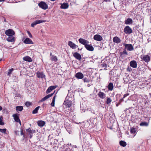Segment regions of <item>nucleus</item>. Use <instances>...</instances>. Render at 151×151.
Instances as JSON below:
<instances>
[{"label":"nucleus","mask_w":151,"mask_h":151,"mask_svg":"<svg viewBox=\"0 0 151 151\" xmlns=\"http://www.w3.org/2000/svg\"><path fill=\"white\" fill-rule=\"evenodd\" d=\"M4 22H6L7 21H6V19L5 18H4Z\"/></svg>","instance_id":"nucleus-55"},{"label":"nucleus","mask_w":151,"mask_h":151,"mask_svg":"<svg viewBox=\"0 0 151 151\" xmlns=\"http://www.w3.org/2000/svg\"><path fill=\"white\" fill-rule=\"evenodd\" d=\"M29 138L31 139L32 137L33 136L32 134H29Z\"/></svg>","instance_id":"nucleus-50"},{"label":"nucleus","mask_w":151,"mask_h":151,"mask_svg":"<svg viewBox=\"0 0 151 151\" xmlns=\"http://www.w3.org/2000/svg\"><path fill=\"white\" fill-rule=\"evenodd\" d=\"M73 56L76 58V52H74L73 54Z\"/></svg>","instance_id":"nucleus-54"},{"label":"nucleus","mask_w":151,"mask_h":151,"mask_svg":"<svg viewBox=\"0 0 151 151\" xmlns=\"http://www.w3.org/2000/svg\"><path fill=\"white\" fill-rule=\"evenodd\" d=\"M50 56H52V53H51V52L50 53Z\"/></svg>","instance_id":"nucleus-59"},{"label":"nucleus","mask_w":151,"mask_h":151,"mask_svg":"<svg viewBox=\"0 0 151 151\" xmlns=\"http://www.w3.org/2000/svg\"><path fill=\"white\" fill-rule=\"evenodd\" d=\"M66 130H67V131H68V130H67V128H66Z\"/></svg>","instance_id":"nucleus-63"},{"label":"nucleus","mask_w":151,"mask_h":151,"mask_svg":"<svg viewBox=\"0 0 151 151\" xmlns=\"http://www.w3.org/2000/svg\"><path fill=\"white\" fill-rule=\"evenodd\" d=\"M132 22L133 21L132 19L131 18H129L125 20L124 23L126 24H132Z\"/></svg>","instance_id":"nucleus-23"},{"label":"nucleus","mask_w":151,"mask_h":151,"mask_svg":"<svg viewBox=\"0 0 151 151\" xmlns=\"http://www.w3.org/2000/svg\"><path fill=\"white\" fill-rule=\"evenodd\" d=\"M3 117L1 116L0 117V125H4V123L3 122Z\"/></svg>","instance_id":"nucleus-38"},{"label":"nucleus","mask_w":151,"mask_h":151,"mask_svg":"<svg viewBox=\"0 0 151 151\" xmlns=\"http://www.w3.org/2000/svg\"><path fill=\"white\" fill-rule=\"evenodd\" d=\"M6 40L9 42H13L15 40L14 37L12 36V37H8L6 39Z\"/></svg>","instance_id":"nucleus-24"},{"label":"nucleus","mask_w":151,"mask_h":151,"mask_svg":"<svg viewBox=\"0 0 151 151\" xmlns=\"http://www.w3.org/2000/svg\"><path fill=\"white\" fill-rule=\"evenodd\" d=\"M56 97V95H55L53 97L52 100V101L51 103V105L52 106H55V99Z\"/></svg>","instance_id":"nucleus-35"},{"label":"nucleus","mask_w":151,"mask_h":151,"mask_svg":"<svg viewBox=\"0 0 151 151\" xmlns=\"http://www.w3.org/2000/svg\"><path fill=\"white\" fill-rule=\"evenodd\" d=\"M37 77L38 78H45V76L42 72L37 71L36 73Z\"/></svg>","instance_id":"nucleus-12"},{"label":"nucleus","mask_w":151,"mask_h":151,"mask_svg":"<svg viewBox=\"0 0 151 151\" xmlns=\"http://www.w3.org/2000/svg\"><path fill=\"white\" fill-rule=\"evenodd\" d=\"M81 55L79 53L76 52V59L80 61L81 59Z\"/></svg>","instance_id":"nucleus-34"},{"label":"nucleus","mask_w":151,"mask_h":151,"mask_svg":"<svg viewBox=\"0 0 151 151\" xmlns=\"http://www.w3.org/2000/svg\"><path fill=\"white\" fill-rule=\"evenodd\" d=\"M111 101V99L110 98L107 97V99L106 100V104L108 105L110 104Z\"/></svg>","instance_id":"nucleus-40"},{"label":"nucleus","mask_w":151,"mask_h":151,"mask_svg":"<svg viewBox=\"0 0 151 151\" xmlns=\"http://www.w3.org/2000/svg\"><path fill=\"white\" fill-rule=\"evenodd\" d=\"M123 99L124 98H122L120 99L119 100V102H120L121 103L122 102L124 101Z\"/></svg>","instance_id":"nucleus-51"},{"label":"nucleus","mask_w":151,"mask_h":151,"mask_svg":"<svg viewBox=\"0 0 151 151\" xmlns=\"http://www.w3.org/2000/svg\"><path fill=\"white\" fill-rule=\"evenodd\" d=\"M19 131H15L14 133L16 135H19Z\"/></svg>","instance_id":"nucleus-47"},{"label":"nucleus","mask_w":151,"mask_h":151,"mask_svg":"<svg viewBox=\"0 0 151 151\" xmlns=\"http://www.w3.org/2000/svg\"><path fill=\"white\" fill-rule=\"evenodd\" d=\"M32 105V103L29 101H27L25 104V106L28 107H29L30 106Z\"/></svg>","instance_id":"nucleus-39"},{"label":"nucleus","mask_w":151,"mask_h":151,"mask_svg":"<svg viewBox=\"0 0 151 151\" xmlns=\"http://www.w3.org/2000/svg\"><path fill=\"white\" fill-rule=\"evenodd\" d=\"M14 70V69L13 68L9 69L7 73L8 75H10L12 73V71Z\"/></svg>","instance_id":"nucleus-44"},{"label":"nucleus","mask_w":151,"mask_h":151,"mask_svg":"<svg viewBox=\"0 0 151 151\" xmlns=\"http://www.w3.org/2000/svg\"><path fill=\"white\" fill-rule=\"evenodd\" d=\"M104 1H109V2L110 1V0H104Z\"/></svg>","instance_id":"nucleus-57"},{"label":"nucleus","mask_w":151,"mask_h":151,"mask_svg":"<svg viewBox=\"0 0 151 151\" xmlns=\"http://www.w3.org/2000/svg\"><path fill=\"white\" fill-rule=\"evenodd\" d=\"M26 131L27 132V134H33V133H34L36 132V131L35 130H31L30 128L26 129Z\"/></svg>","instance_id":"nucleus-21"},{"label":"nucleus","mask_w":151,"mask_h":151,"mask_svg":"<svg viewBox=\"0 0 151 151\" xmlns=\"http://www.w3.org/2000/svg\"><path fill=\"white\" fill-rule=\"evenodd\" d=\"M150 88H151V86H150Z\"/></svg>","instance_id":"nucleus-64"},{"label":"nucleus","mask_w":151,"mask_h":151,"mask_svg":"<svg viewBox=\"0 0 151 151\" xmlns=\"http://www.w3.org/2000/svg\"><path fill=\"white\" fill-rule=\"evenodd\" d=\"M136 130L135 128H131L130 132L131 134H134V136L136 134Z\"/></svg>","instance_id":"nucleus-31"},{"label":"nucleus","mask_w":151,"mask_h":151,"mask_svg":"<svg viewBox=\"0 0 151 151\" xmlns=\"http://www.w3.org/2000/svg\"><path fill=\"white\" fill-rule=\"evenodd\" d=\"M74 110H75L74 109H72V108H71V112H73L74 111Z\"/></svg>","instance_id":"nucleus-53"},{"label":"nucleus","mask_w":151,"mask_h":151,"mask_svg":"<svg viewBox=\"0 0 151 151\" xmlns=\"http://www.w3.org/2000/svg\"><path fill=\"white\" fill-rule=\"evenodd\" d=\"M125 49H127L129 51H131L134 50V47L131 44H124Z\"/></svg>","instance_id":"nucleus-4"},{"label":"nucleus","mask_w":151,"mask_h":151,"mask_svg":"<svg viewBox=\"0 0 151 151\" xmlns=\"http://www.w3.org/2000/svg\"><path fill=\"white\" fill-rule=\"evenodd\" d=\"M127 70L130 72L132 70V68L130 67H128L127 68Z\"/></svg>","instance_id":"nucleus-49"},{"label":"nucleus","mask_w":151,"mask_h":151,"mask_svg":"<svg viewBox=\"0 0 151 151\" xmlns=\"http://www.w3.org/2000/svg\"><path fill=\"white\" fill-rule=\"evenodd\" d=\"M40 108V106L37 107L32 111L33 114H36L37 113L38 110Z\"/></svg>","instance_id":"nucleus-33"},{"label":"nucleus","mask_w":151,"mask_h":151,"mask_svg":"<svg viewBox=\"0 0 151 151\" xmlns=\"http://www.w3.org/2000/svg\"><path fill=\"white\" fill-rule=\"evenodd\" d=\"M23 108L22 106H18L16 107V110L17 111H22L23 110Z\"/></svg>","instance_id":"nucleus-28"},{"label":"nucleus","mask_w":151,"mask_h":151,"mask_svg":"<svg viewBox=\"0 0 151 151\" xmlns=\"http://www.w3.org/2000/svg\"><path fill=\"white\" fill-rule=\"evenodd\" d=\"M19 114L17 113L12 115L13 117L15 122H19L21 124V122L19 118Z\"/></svg>","instance_id":"nucleus-6"},{"label":"nucleus","mask_w":151,"mask_h":151,"mask_svg":"<svg viewBox=\"0 0 151 151\" xmlns=\"http://www.w3.org/2000/svg\"><path fill=\"white\" fill-rule=\"evenodd\" d=\"M148 123L146 122H142L140 124V125L142 126H147Z\"/></svg>","instance_id":"nucleus-36"},{"label":"nucleus","mask_w":151,"mask_h":151,"mask_svg":"<svg viewBox=\"0 0 151 151\" xmlns=\"http://www.w3.org/2000/svg\"><path fill=\"white\" fill-rule=\"evenodd\" d=\"M39 6L42 9L46 10L48 8L47 4L45 2L41 1L38 4Z\"/></svg>","instance_id":"nucleus-1"},{"label":"nucleus","mask_w":151,"mask_h":151,"mask_svg":"<svg viewBox=\"0 0 151 151\" xmlns=\"http://www.w3.org/2000/svg\"><path fill=\"white\" fill-rule=\"evenodd\" d=\"M101 66L102 68L105 67L106 68L107 67V64L106 62L104 61L101 63Z\"/></svg>","instance_id":"nucleus-37"},{"label":"nucleus","mask_w":151,"mask_h":151,"mask_svg":"<svg viewBox=\"0 0 151 151\" xmlns=\"http://www.w3.org/2000/svg\"><path fill=\"white\" fill-rule=\"evenodd\" d=\"M46 21L45 20H37L35 21V22L32 23L31 24V26L32 27H34L35 25L43 22H45Z\"/></svg>","instance_id":"nucleus-2"},{"label":"nucleus","mask_w":151,"mask_h":151,"mask_svg":"<svg viewBox=\"0 0 151 151\" xmlns=\"http://www.w3.org/2000/svg\"><path fill=\"white\" fill-rule=\"evenodd\" d=\"M124 32L126 34H129L132 32V30L129 26H127L124 29Z\"/></svg>","instance_id":"nucleus-7"},{"label":"nucleus","mask_w":151,"mask_h":151,"mask_svg":"<svg viewBox=\"0 0 151 151\" xmlns=\"http://www.w3.org/2000/svg\"><path fill=\"white\" fill-rule=\"evenodd\" d=\"M5 34L9 37H12L15 34L14 31L12 29H9L6 30L5 32Z\"/></svg>","instance_id":"nucleus-3"},{"label":"nucleus","mask_w":151,"mask_h":151,"mask_svg":"<svg viewBox=\"0 0 151 151\" xmlns=\"http://www.w3.org/2000/svg\"><path fill=\"white\" fill-rule=\"evenodd\" d=\"M114 42L116 43H119L121 42L120 39L117 36L114 37L113 39Z\"/></svg>","instance_id":"nucleus-18"},{"label":"nucleus","mask_w":151,"mask_h":151,"mask_svg":"<svg viewBox=\"0 0 151 151\" xmlns=\"http://www.w3.org/2000/svg\"><path fill=\"white\" fill-rule=\"evenodd\" d=\"M57 87V85L52 86L49 87L46 91V93L47 94L49 93L51 91L55 89Z\"/></svg>","instance_id":"nucleus-8"},{"label":"nucleus","mask_w":151,"mask_h":151,"mask_svg":"<svg viewBox=\"0 0 151 151\" xmlns=\"http://www.w3.org/2000/svg\"><path fill=\"white\" fill-rule=\"evenodd\" d=\"M48 97L47 95H46V96H45L44 97L42 98V99L40 101L41 102H43L44 101H45V100H46L47 99H48Z\"/></svg>","instance_id":"nucleus-41"},{"label":"nucleus","mask_w":151,"mask_h":151,"mask_svg":"<svg viewBox=\"0 0 151 151\" xmlns=\"http://www.w3.org/2000/svg\"><path fill=\"white\" fill-rule=\"evenodd\" d=\"M63 105H64L66 108H69L72 105V102L68 99H66V98L64 101Z\"/></svg>","instance_id":"nucleus-5"},{"label":"nucleus","mask_w":151,"mask_h":151,"mask_svg":"<svg viewBox=\"0 0 151 151\" xmlns=\"http://www.w3.org/2000/svg\"><path fill=\"white\" fill-rule=\"evenodd\" d=\"M88 86H89V84H88Z\"/></svg>","instance_id":"nucleus-62"},{"label":"nucleus","mask_w":151,"mask_h":151,"mask_svg":"<svg viewBox=\"0 0 151 151\" xmlns=\"http://www.w3.org/2000/svg\"><path fill=\"white\" fill-rule=\"evenodd\" d=\"M141 59L145 62L148 63L150 61V57L148 55H144L142 57Z\"/></svg>","instance_id":"nucleus-9"},{"label":"nucleus","mask_w":151,"mask_h":151,"mask_svg":"<svg viewBox=\"0 0 151 151\" xmlns=\"http://www.w3.org/2000/svg\"><path fill=\"white\" fill-rule=\"evenodd\" d=\"M85 47L87 50L89 51H93L94 50V48L92 45L88 44L86 45Z\"/></svg>","instance_id":"nucleus-14"},{"label":"nucleus","mask_w":151,"mask_h":151,"mask_svg":"<svg viewBox=\"0 0 151 151\" xmlns=\"http://www.w3.org/2000/svg\"><path fill=\"white\" fill-rule=\"evenodd\" d=\"M84 77L83 74L81 72L76 73V78L78 79H82Z\"/></svg>","instance_id":"nucleus-15"},{"label":"nucleus","mask_w":151,"mask_h":151,"mask_svg":"<svg viewBox=\"0 0 151 151\" xmlns=\"http://www.w3.org/2000/svg\"><path fill=\"white\" fill-rule=\"evenodd\" d=\"M68 44L70 47L73 49L75 48L76 47V44L71 41H68Z\"/></svg>","instance_id":"nucleus-25"},{"label":"nucleus","mask_w":151,"mask_h":151,"mask_svg":"<svg viewBox=\"0 0 151 151\" xmlns=\"http://www.w3.org/2000/svg\"><path fill=\"white\" fill-rule=\"evenodd\" d=\"M94 40L98 41H101L102 39V37L99 35H96L93 37Z\"/></svg>","instance_id":"nucleus-13"},{"label":"nucleus","mask_w":151,"mask_h":151,"mask_svg":"<svg viewBox=\"0 0 151 151\" xmlns=\"http://www.w3.org/2000/svg\"><path fill=\"white\" fill-rule=\"evenodd\" d=\"M114 86L112 83H110L108 86V89L109 91H112L113 89Z\"/></svg>","instance_id":"nucleus-26"},{"label":"nucleus","mask_w":151,"mask_h":151,"mask_svg":"<svg viewBox=\"0 0 151 151\" xmlns=\"http://www.w3.org/2000/svg\"><path fill=\"white\" fill-rule=\"evenodd\" d=\"M69 5L67 3H64L61 4L60 6V8L62 9H65L68 8L69 6Z\"/></svg>","instance_id":"nucleus-20"},{"label":"nucleus","mask_w":151,"mask_h":151,"mask_svg":"<svg viewBox=\"0 0 151 151\" xmlns=\"http://www.w3.org/2000/svg\"><path fill=\"white\" fill-rule=\"evenodd\" d=\"M23 131L24 130L23 129V127H21L20 128V135L21 136H23V140L24 139L25 137V134L23 132Z\"/></svg>","instance_id":"nucleus-27"},{"label":"nucleus","mask_w":151,"mask_h":151,"mask_svg":"<svg viewBox=\"0 0 151 151\" xmlns=\"http://www.w3.org/2000/svg\"><path fill=\"white\" fill-rule=\"evenodd\" d=\"M2 109V107L0 105V111H1Z\"/></svg>","instance_id":"nucleus-56"},{"label":"nucleus","mask_w":151,"mask_h":151,"mask_svg":"<svg viewBox=\"0 0 151 151\" xmlns=\"http://www.w3.org/2000/svg\"><path fill=\"white\" fill-rule=\"evenodd\" d=\"M37 124L40 127H42L45 124V122L42 120H39L37 122Z\"/></svg>","instance_id":"nucleus-16"},{"label":"nucleus","mask_w":151,"mask_h":151,"mask_svg":"<svg viewBox=\"0 0 151 151\" xmlns=\"http://www.w3.org/2000/svg\"><path fill=\"white\" fill-rule=\"evenodd\" d=\"M127 109L126 110H124V111H127Z\"/></svg>","instance_id":"nucleus-60"},{"label":"nucleus","mask_w":151,"mask_h":151,"mask_svg":"<svg viewBox=\"0 0 151 151\" xmlns=\"http://www.w3.org/2000/svg\"><path fill=\"white\" fill-rule=\"evenodd\" d=\"M79 42L80 43L84 45L85 46V45L89 43V42L87 41L86 40H85L83 38H80L78 40Z\"/></svg>","instance_id":"nucleus-11"},{"label":"nucleus","mask_w":151,"mask_h":151,"mask_svg":"<svg viewBox=\"0 0 151 151\" xmlns=\"http://www.w3.org/2000/svg\"><path fill=\"white\" fill-rule=\"evenodd\" d=\"M121 55H122L123 54H124L125 55H128V53L126 51V49H124V50L122 52H121Z\"/></svg>","instance_id":"nucleus-43"},{"label":"nucleus","mask_w":151,"mask_h":151,"mask_svg":"<svg viewBox=\"0 0 151 151\" xmlns=\"http://www.w3.org/2000/svg\"><path fill=\"white\" fill-rule=\"evenodd\" d=\"M55 91L53 93H52L51 94H48L47 95V96L48 98H49L50 97L52 96L53 95V94H54V93L55 92Z\"/></svg>","instance_id":"nucleus-46"},{"label":"nucleus","mask_w":151,"mask_h":151,"mask_svg":"<svg viewBox=\"0 0 151 151\" xmlns=\"http://www.w3.org/2000/svg\"><path fill=\"white\" fill-rule=\"evenodd\" d=\"M99 97L102 99H104L106 97V94L103 92L100 91L98 93Z\"/></svg>","instance_id":"nucleus-22"},{"label":"nucleus","mask_w":151,"mask_h":151,"mask_svg":"<svg viewBox=\"0 0 151 151\" xmlns=\"http://www.w3.org/2000/svg\"><path fill=\"white\" fill-rule=\"evenodd\" d=\"M83 81L84 82L88 83L90 82L89 79L87 78H83Z\"/></svg>","instance_id":"nucleus-42"},{"label":"nucleus","mask_w":151,"mask_h":151,"mask_svg":"<svg viewBox=\"0 0 151 151\" xmlns=\"http://www.w3.org/2000/svg\"><path fill=\"white\" fill-rule=\"evenodd\" d=\"M5 0H0V2L4 1Z\"/></svg>","instance_id":"nucleus-58"},{"label":"nucleus","mask_w":151,"mask_h":151,"mask_svg":"<svg viewBox=\"0 0 151 151\" xmlns=\"http://www.w3.org/2000/svg\"><path fill=\"white\" fill-rule=\"evenodd\" d=\"M130 66L133 68H136L137 67V63L135 61L132 60L130 62Z\"/></svg>","instance_id":"nucleus-17"},{"label":"nucleus","mask_w":151,"mask_h":151,"mask_svg":"<svg viewBox=\"0 0 151 151\" xmlns=\"http://www.w3.org/2000/svg\"><path fill=\"white\" fill-rule=\"evenodd\" d=\"M23 60L24 61L28 62H32V59L29 56H26L23 58Z\"/></svg>","instance_id":"nucleus-19"},{"label":"nucleus","mask_w":151,"mask_h":151,"mask_svg":"<svg viewBox=\"0 0 151 151\" xmlns=\"http://www.w3.org/2000/svg\"><path fill=\"white\" fill-rule=\"evenodd\" d=\"M50 59L52 61H54L55 62H57L58 60L57 57L54 55L51 56Z\"/></svg>","instance_id":"nucleus-32"},{"label":"nucleus","mask_w":151,"mask_h":151,"mask_svg":"<svg viewBox=\"0 0 151 151\" xmlns=\"http://www.w3.org/2000/svg\"><path fill=\"white\" fill-rule=\"evenodd\" d=\"M2 60V59H0V61H1Z\"/></svg>","instance_id":"nucleus-61"},{"label":"nucleus","mask_w":151,"mask_h":151,"mask_svg":"<svg viewBox=\"0 0 151 151\" xmlns=\"http://www.w3.org/2000/svg\"><path fill=\"white\" fill-rule=\"evenodd\" d=\"M0 132L6 134H8L9 132L8 131H7V129L6 128L0 129Z\"/></svg>","instance_id":"nucleus-29"},{"label":"nucleus","mask_w":151,"mask_h":151,"mask_svg":"<svg viewBox=\"0 0 151 151\" xmlns=\"http://www.w3.org/2000/svg\"><path fill=\"white\" fill-rule=\"evenodd\" d=\"M129 95V94L128 93H127L124 95V96L123 97V98H124L128 96Z\"/></svg>","instance_id":"nucleus-48"},{"label":"nucleus","mask_w":151,"mask_h":151,"mask_svg":"<svg viewBox=\"0 0 151 151\" xmlns=\"http://www.w3.org/2000/svg\"><path fill=\"white\" fill-rule=\"evenodd\" d=\"M121 103L120 102H119L118 103L116 104V106H118L119 105H120L121 104Z\"/></svg>","instance_id":"nucleus-52"},{"label":"nucleus","mask_w":151,"mask_h":151,"mask_svg":"<svg viewBox=\"0 0 151 151\" xmlns=\"http://www.w3.org/2000/svg\"><path fill=\"white\" fill-rule=\"evenodd\" d=\"M120 145L123 147L126 146L127 145V143L121 140L119 142Z\"/></svg>","instance_id":"nucleus-30"},{"label":"nucleus","mask_w":151,"mask_h":151,"mask_svg":"<svg viewBox=\"0 0 151 151\" xmlns=\"http://www.w3.org/2000/svg\"><path fill=\"white\" fill-rule=\"evenodd\" d=\"M27 32L28 33V35H29V37L31 38H32V34L30 33V31L29 30H27Z\"/></svg>","instance_id":"nucleus-45"},{"label":"nucleus","mask_w":151,"mask_h":151,"mask_svg":"<svg viewBox=\"0 0 151 151\" xmlns=\"http://www.w3.org/2000/svg\"><path fill=\"white\" fill-rule=\"evenodd\" d=\"M23 42L25 44H33V42L29 38L27 37L23 41L22 40Z\"/></svg>","instance_id":"nucleus-10"}]
</instances>
